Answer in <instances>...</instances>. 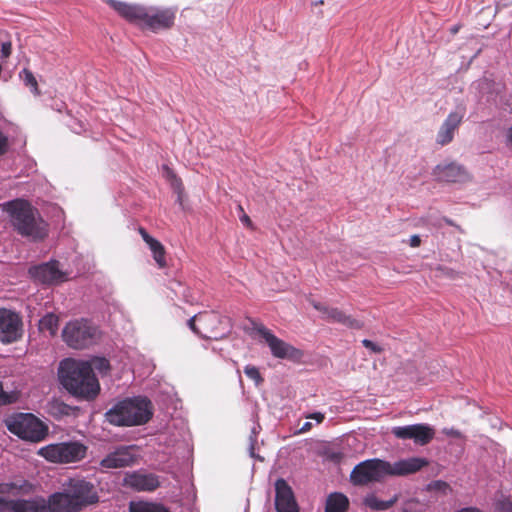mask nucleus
Returning a JSON list of instances; mask_svg holds the SVG:
<instances>
[{
  "label": "nucleus",
  "instance_id": "1",
  "mask_svg": "<svg viewBox=\"0 0 512 512\" xmlns=\"http://www.w3.org/2000/svg\"><path fill=\"white\" fill-rule=\"evenodd\" d=\"M58 377L62 386L77 398L94 400L100 392L90 362L66 358L60 362Z\"/></svg>",
  "mask_w": 512,
  "mask_h": 512
},
{
  "label": "nucleus",
  "instance_id": "2",
  "mask_svg": "<svg viewBox=\"0 0 512 512\" xmlns=\"http://www.w3.org/2000/svg\"><path fill=\"white\" fill-rule=\"evenodd\" d=\"M428 462L423 458H410L391 464L381 459H369L356 465L351 474L350 481L355 486L379 482L385 476H404L415 473L426 466Z\"/></svg>",
  "mask_w": 512,
  "mask_h": 512
},
{
  "label": "nucleus",
  "instance_id": "3",
  "mask_svg": "<svg viewBox=\"0 0 512 512\" xmlns=\"http://www.w3.org/2000/svg\"><path fill=\"white\" fill-rule=\"evenodd\" d=\"M9 215L14 230L22 237L42 241L48 236V224L27 200L14 199L0 204Z\"/></svg>",
  "mask_w": 512,
  "mask_h": 512
},
{
  "label": "nucleus",
  "instance_id": "4",
  "mask_svg": "<svg viewBox=\"0 0 512 512\" xmlns=\"http://www.w3.org/2000/svg\"><path fill=\"white\" fill-rule=\"evenodd\" d=\"M108 3L126 20L153 32L169 29L174 24L176 10L172 8L143 7L115 0Z\"/></svg>",
  "mask_w": 512,
  "mask_h": 512
},
{
  "label": "nucleus",
  "instance_id": "5",
  "mask_svg": "<svg viewBox=\"0 0 512 512\" xmlns=\"http://www.w3.org/2000/svg\"><path fill=\"white\" fill-rule=\"evenodd\" d=\"M152 416V402L142 396L118 401L104 415L109 424L118 427L140 426L146 424Z\"/></svg>",
  "mask_w": 512,
  "mask_h": 512
},
{
  "label": "nucleus",
  "instance_id": "6",
  "mask_svg": "<svg viewBox=\"0 0 512 512\" xmlns=\"http://www.w3.org/2000/svg\"><path fill=\"white\" fill-rule=\"evenodd\" d=\"M7 429L19 438L40 442L47 435V427L36 416L30 413H18L6 420Z\"/></svg>",
  "mask_w": 512,
  "mask_h": 512
},
{
  "label": "nucleus",
  "instance_id": "7",
  "mask_svg": "<svg viewBox=\"0 0 512 512\" xmlns=\"http://www.w3.org/2000/svg\"><path fill=\"white\" fill-rule=\"evenodd\" d=\"M98 328L86 319L68 322L63 331V341L73 349H85L95 344L99 339Z\"/></svg>",
  "mask_w": 512,
  "mask_h": 512
},
{
  "label": "nucleus",
  "instance_id": "8",
  "mask_svg": "<svg viewBox=\"0 0 512 512\" xmlns=\"http://www.w3.org/2000/svg\"><path fill=\"white\" fill-rule=\"evenodd\" d=\"M87 447L79 442L50 444L40 449L39 454L55 463L77 462L86 455Z\"/></svg>",
  "mask_w": 512,
  "mask_h": 512
},
{
  "label": "nucleus",
  "instance_id": "9",
  "mask_svg": "<svg viewBox=\"0 0 512 512\" xmlns=\"http://www.w3.org/2000/svg\"><path fill=\"white\" fill-rule=\"evenodd\" d=\"M251 323L253 330L266 341L274 357L289 360H298L302 357L303 353L299 349L276 337L263 324L255 321Z\"/></svg>",
  "mask_w": 512,
  "mask_h": 512
},
{
  "label": "nucleus",
  "instance_id": "10",
  "mask_svg": "<svg viewBox=\"0 0 512 512\" xmlns=\"http://www.w3.org/2000/svg\"><path fill=\"white\" fill-rule=\"evenodd\" d=\"M20 316L8 309H0V341L9 344L18 341L23 335Z\"/></svg>",
  "mask_w": 512,
  "mask_h": 512
},
{
  "label": "nucleus",
  "instance_id": "11",
  "mask_svg": "<svg viewBox=\"0 0 512 512\" xmlns=\"http://www.w3.org/2000/svg\"><path fill=\"white\" fill-rule=\"evenodd\" d=\"M465 115L466 106L462 103L457 104L455 109L448 114L439 127L436 135V143L442 146L450 143L454 138L455 132L460 127Z\"/></svg>",
  "mask_w": 512,
  "mask_h": 512
},
{
  "label": "nucleus",
  "instance_id": "12",
  "mask_svg": "<svg viewBox=\"0 0 512 512\" xmlns=\"http://www.w3.org/2000/svg\"><path fill=\"white\" fill-rule=\"evenodd\" d=\"M67 491L74 503H76L79 511L84 507L95 504L99 501L94 485L85 480H71Z\"/></svg>",
  "mask_w": 512,
  "mask_h": 512
},
{
  "label": "nucleus",
  "instance_id": "13",
  "mask_svg": "<svg viewBox=\"0 0 512 512\" xmlns=\"http://www.w3.org/2000/svg\"><path fill=\"white\" fill-rule=\"evenodd\" d=\"M0 512H49V507L43 497L6 499L0 496Z\"/></svg>",
  "mask_w": 512,
  "mask_h": 512
},
{
  "label": "nucleus",
  "instance_id": "14",
  "mask_svg": "<svg viewBox=\"0 0 512 512\" xmlns=\"http://www.w3.org/2000/svg\"><path fill=\"white\" fill-rule=\"evenodd\" d=\"M392 434L398 439H412L416 444L423 446L431 442L435 431L427 424H413L394 427Z\"/></svg>",
  "mask_w": 512,
  "mask_h": 512
},
{
  "label": "nucleus",
  "instance_id": "15",
  "mask_svg": "<svg viewBox=\"0 0 512 512\" xmlns=\"http://www.w3.org/2000/svg\"><path fill=\"white\" fill-rule=\"evenodd\" d=\"M136 461L135 446H119L100 461V466L104 469L125 468L132 466Z\"/></svg>",
  "mask_w": 512,
  "mask_h": 512
},
{
  "label": "nucleus",
  "instance_id": "16",
  "mask_svg": "<svg viewBox=\"0 0 512 512\" xmlns=\"http://www.w3.org/2000/svg\"><path fill=\"white\" fill-rule=\"evenodd\" d=\"M275 491V508L277 512H299V506L292 488L284 479L276 480Z\"/></svg>",
  "mask_w": 512,
  "mask_h": 512
},
{
  "label": "nucleus",
  "instance_id": "17",
  "mask_svg": "<svg viewBox=\"0 0 512 512\" xmlns=\"http://www.w3.org/2000/svg\"><path fill=\"white\" fill-rule=\"evenodd\" d=\"M123 485L138 492H152L160 486V482L155 474L135 471L125 475Z\"/></svg>",
  "mask_w": 512,
  "mask_h": 512
},
{
  "label": "nucleus",
  "instance_id": "18",
  "mask_svg": "<svg viewBox=\"0 0 512 512\" xmlns=\"http://www.w3.org/2000/svg\"><path fill=\"white\" fill-rule=\"evenodd\" d=\"M35 279L44 284L60 283L66 280V275L59 268L58 261H50L31 269Z\"/></svg>",
  "mask_w": 512,
  "mask_h": 512
},
{
  "label": "nucleus",
  "instance_id": "19",
  "mask_svg": "<svg viewBox=\"0 0 512 512\" xmlns=\"http://www.w3.org/2000/svg\"><path fill=\"white\" fill-rule=\"evenodd\" d=\"M312 305L317 311L321 312L328 321L337 322L352 329H361L363 327L361 321L354 319L350 315H346L338 308L329 307L319 302H313Z\"/></svg>",
  "mask_w": 512,
  "mask_h": 512
},
{
  "label": "nucleus",
  "instance_id": "20",
  "mask_svg": "<svg viewBox=\"0 0 512 512\" xmlns=\"http://www.w3.org/2000/svg\"><path fill=\"white\" fill-rule=\"evenodd\" d=\"M199 330L197 335L205 339H218L221 337L217 326L221 324V317L215 312H202L198 314Z\"/></svg>",
  "mask_w": 512,
  "mask_h": 512
},
{
  "label": "nucleus",
  "instance_id": "21",
  "mask_svg": "<svg viewBox=\"0 0 512 512\" xmlns=\"http://www.w3.org/2000/svg\"><path fill=\"white\" fill-rule=\"evenodd\" d=\"M434 175L437 180L448 183L461 182L467 178L466 172L456 162L438 164Z\"/></svg>",
  "mask_w": 512,
  "mask_h": 512
},
{
  "label": "nucleus",
  "instance_id": "22",
  "mask_svg": "<svg viewBox=\"0 0 512 512\" xmlns=\"http://www.w3.org/2000/svg\"><path fill=\"white\" fill-rule=\"evenodd\" d=\"M47 506L49 512H79L69 492H56L49 496Z\"/></svg>",
  "mask_w": 512,
  "mask_h": 512
},
{
  "label": "nucleus",
  "instance_id": "23",
  "mask_svg": "<svg viewBox=\"0 0 512 512\" xmlns=\"http://www.w3.org/2000/svg\"><path fill=\"white\" fill-rule=\"evenodd\" d=\"M349 499L340 492H333L326 499L325 512H347Z\"/></svg>",
  "mask_w": 512,
  "mask_h": 512
},
{
  "label": "nucleus",
  "instance_id": "24",
  "mask_svg": "<svg viewBox=\"0 0 512 512\" xmlns=\"http://www.w3.org/2000/svg\"><path fill=\"white\" fill-rule=\"evenodd\" d=\"M78 410L77 407H72L58 399H54L48 403V413L55 419L74 415Z\"/></svg>",
  "mask_w": 512,
  "mask_h": 512
},
{
  "label": "nucleus",
  "instance_id": "25",
  "mask_svg": "<svg viewBox=\"0 0 512 512\" xmlns=\"http://www.w3.org/2000/svg\"><path fill=\"white\" fill-rule=\"evenodd\" d=\"M398 501V495H394L391 499L383 501L378 499L374 494H368L363 499V504L375 511H385L391 508Z\"/></svg>",
  "mask_w": 512,
  "mask_h": 512
},
{
  "label": "nucleus",
  "instance_id": "26",
  "mask_svg": "<svg viewBox=\"0 0 512 512\" xmlns=\"http://www.w3.org/2000/svg\"><path fill=\"white\" fill-rule=\"evenodd\" d=\"M163 172L167 181L170 183L171 188L177 194V201L182 204L184 196V186L182 180L168 165H163Z\"/></svg>",
  "mask_w": 512,
  "mask_h": 512
},
{
  "label": "nucleus",
  "instance_id": "27",
  "mask_svg": "<svg viewBox=\"0 0 512 512\" xmlns=\"http://www.w3.org/2000/svg\"><path fill=\"white\" fill-rule=\"evenodd\" d=\"M32 485L28 481H23L21 484L15 482L0 483V496L2 495H16L19 492L28 493L31 491Z\"/></svg>",
  "mask_w": 512,
  "mask_h": 512
},
{
  "label": "nucleus",
  "instance_id": "28",
  "mask_svg": "<svg viewBox=\"0 0 512 512\" xmlns=\"http://www.w3.org/2000/svg\"><path fill=\"white\" fill-rule=\"evenodd\" d=\"M59 318L53 313H48L43 316L39 321V329L44 332L47 331L50 335H55L58 330Z\"/></svg>",
  "mask_w": 512,
  "mask_h": 512
},
{
  "label": "nucleus",
  "instance_id": "29",
  "mask_svg": "<svg viewBox=\"0 0 512 512\" xmlns=\"http://www.w3.org/2000/svg\"><path fill=\"white\" fill-rule=\"evenodd\" d=\"M19 78L23 81L25 86L30 88V91L35 96H39L41 94L40 90L38 88L37 80H36L35 76L33 75V73L29 69H26V68L22 69L19 72Z\"/></svg>",
  "mask_w": 512,
  "mask_h": 512
},
{
  "label": "nucleus",
  "instance_id": "30",
  "mask_svg": "<svg viewBox=\"0 0 512 512\" xmlns=\"http://www.w3.org/2000/svg\"><path fill=\"white\" fill-rule=\"evenodd\" d=\"M131 512H169L164 506L152 503L131 504Z\"/></svg>",
  "mask_w": 512,
  "mask_h": 512
},
{
  "label": "nucleus",
  "instance_id": "31",
  "mask_svg": "<svg viewBox=\"0 0 512 512\" xmlns=\"http://www.w3.org/2000/svg\"><path fill=\"white\" fill-rule=\"evenodd\" d=\"M138 232L141 235L144 242L149 246L152 254L164 248L162 243L157 239L153 238L152 236H150L145 228L139 227Z\"/></svg>",
  "mask_w": 512,
  "mask_h": 512
},
{
  "label": "nucleus",
  "instance_id": "32",
  "mask_svg": "<svg viewBox=\"0 0 512 512\" xmlns=\"http://www.w3.org/2000/svg\"><path fill=\"white\" fill-rule=\"evenodd\" d=\"M427 505L420 503L416 499H410L405 502L402 512H426Z\"/></svg>",
  "mask_w": 512,
  "mask_h": 512
},
{
  "label": "nucleus",
  "instance_id": "33",
  "mask_svg": "<svg viewBox=\"0 0 512 512\" xmlns=\"http://www.w3.org/2000/svg\"><path fill=\"white\" fill-rule=\"evenodd\" d=\"M244 373L246 374V376L248 378H250L251 380H253L255 382L256 385H260L263 383L264 379L263 377L261 376L259 370L257 367L253 366V365H247L245 366L244 368Z\"/></svg>",
  "mask_w": 512,
  "mask_h": 512
},
{
  "label": "nucleus",
  "instance_id": "34",
  "mask_svg": "<svg viewBox=\"0 0 512 512\" xmlns=\"http://www.w3.org/2000/svg\"><path fill=\"white\" fill-rule=\"evenodd\" d=\"M90 364L92 365L93 370L96 369L100 373H107L110 369V363L105 358H95Z\"/></svg>",
  "mask_w": 512,
  "mask_h": 512
},
{
  "label": "nucleus",
  "instance_id": "35",
  "mask_svg": "<svg viewBox=\"0 0 512 512\" xmlns=\"http://www.w3.org/2000/svg\"><path fill=\"white\" fill-rule=\"evenodd\" d=\"M165 255H166L165 248H162L159 251L153 253V258H154L155 262L157 263V265L159 266V268H164L167 265Z\"/></svg>",
  "mask_w": 512,
  "mask_h": 512
},
{
  "label": "nucleus",
  "instance_id": "36",
  "mask_svg": "<svg viewBox=\"0 0 512 512\" xmlns=\"http://www.w3.org/2000/svg\"><path fill=\"white\" fill-rule=\"evenodd\" d=\"M427 488H428V490L445 492L446 490L449 489V485H448V483H446L444 481L436 480V481L431 482Z\"/></svg>",
  "mask_w": 512,
  "mask_h": 512
},
{
  "label": "nucleus",
  "instance_id": "37",
  "mask_svg": "<svg viewBox=\"0 0 512 512\" xmlns=\"http://www.w3.org/2000/svg\"><path fill=\"white\" fill-rule=\"evenodd\" d=\"M362 344L364 347H366L367 349L371 350L374 353H381L383 351L382 347H380L379 345H377L376 343H374L371 340L364 339V340H362Z\"/></svg>",
  "mask_w": 512,
  "mask_h": 512
},
{
  "label": "nucleus",
  "instance_id": "38",
  "mask_svg": "<svg viewBox=\"0 0 512 512\" xmlns=\"http://www.w3.org/2000/svg\"><path fill=\"white\" fill-rule=\"evenodd\" d=\"M8 149V138L0 131V156L5 154Z\"/></svg>",
  "mask_w": 512,
  "mask_h": 512
},
{
  "label": "nucleus",
  "instance_id": "39",
  "mask_svg": "<svg viewBox=\"0 0 512 512\" xmlns=\"http://www.w3.org/2000/svg\"><path fill=\"white\" fill-rule=\"evenodd\" d=\"M12 50L11 42H3L1 44V56L7 58L10 56Z\"/></svg>",
  "mask_w": 512,
  "mask_h": 512
},
{
  "label": "nucleus",
  "instance_id": "40",
  "mask_svg": "<svg viewBox=\"0 0 512 512\" xmlns=\"http://www.w3.org/2000/svg\"><path fill=\"white\" fill-rule=\"evenodd\" d=\"M240 211L243 213L242 216H240V221L248 228H253V223L250 219V217L244 213V210L242 206H239Z\"/></svg>",
  "mask_w": 512,
  "mask_h": 512
},
{
  "label": "nucleus",
  "instance_id": "41",
  "mask_svg": "<svg viewBox=\"0 0 512 512\" xmlns=\"http://www.w3.org/2000/svg\"><path fill=\"white\" fill-rule=\"evenodd\" d=\"M188 326L195 334H197V330H199L198 315H195L188 320Z\"/></svg>",
  "mask_w": 512,
  "mask_h": 512
},
{
  "label": "nucleus",
  "instance_id": "42",
  "mask_svg": "<svg viewBox=\"0 0 512 512\" xmlns=\"http://www.w3.org/2000/svg\"><path fill=\"white\" fill-rule=\"evenodd\" d=\"M306 418L315 420L317 423H322L325 419V415L321 412H314L306 415Z\"/></svg>",
  "mask_w": 512,
  "mask_h": 512
},
{
  "label": "nucleus",
  "instance_id": "43",
  "mask_svg": "<svg viewBox=\"0 0 512 512\" xmlns=\"http://www.w3.org/2000/svg\"><path fill=\"white\" fill-rule=\"evenodd\" d=\"M11 403L9 395L3 390V386L0 383V405H6Z\"/></svg>",
  "mask_w": 512,
  "mask_h": 512
},
{
  "label": "nucleus",
  "instance_id": "44",
  "mask_svg": "<svg viewBox=\"0 0 512 512\" xmlns=\"http://www.w3.org/2000/svg\"><path fill=\"white\" fill-rule=\"evenodd\" d=\"M421 244V238L418 235H413L410 238V246L411 247H419Z\"/></svg>",
  "mask_w": 512,
  "mask_h": 512
},
{
  "label": "nucleus",
  "instance_id": "45",
  "mask_svg": "<svg viewBox=\"0 0 512 512\" xmlns=\"http://www.w3.org/2000/svg\"><path fill=\"white\" fill-rule=\"evenodd\" d=\"M312 428V424L310 422H305L302 427L300 428L301 433L308 432Z\"/></svg>",
  "mask_w": 512,
  "mask_h": 512
},
{
  "label": "nucleus",
  "instance_id": "46",
  "mask_svg": "<svg viewBox=\"0 0 512 512\" xmlns=\"http://www.w3.org/2000/svg\"><path fill=\"white\" fill-rule=\"evenodd\" d=\"M459 512H481V510L475 507H468L459 510Z\"/></svg>",
  "mask_w": 512,
  "mask_h": 512
},
{
  "label": "nucleus",
  "instance_id": "47",
  "mask_svg": "<svg viewBox=\"0 0 512 512\" xmlns=\"http://www.w3.org/2000/svg\"><path fill=\"white\" fill-rule=\"evenodd\" d=\"M443 220L445 221V223H446L447 225H449V226H455V227H457L458 229H460V227H459V226H457V225L453 222V220H451V219H449V218H446V217H444V218H443Z\"/></svg>",
  "mask_w": 512,
  "mask_h": 512
},
{
  "label": "nucleus",
  "instance_id": "48",
  "mask_svg": "<svg viewBox=\"0 0 512 512\" xmlns=\"http://www.w3.org/2000/svg\"><path fill=\"white\" fill-rule=\"evenodd\" d=\"M509 140L512 143V127L509 130Z\"/></svg>",
  "mask_w": 512,
  "mask_h": 512
}]
</instances>
